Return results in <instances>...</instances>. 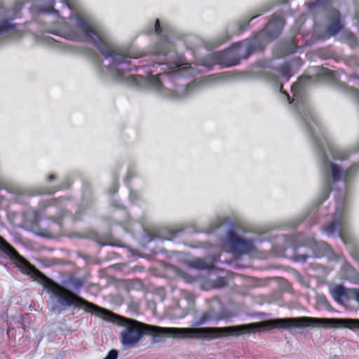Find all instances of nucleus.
<instances>
[{
	"label": "nucleus",
	"mask_w": 359,
	"mask_h": 359,
	"mask_svg": "<svg viewBox=\"0 0 359 359\" xmlns=\"http://www.w3.org/2000/svg\"><path fill=\"white\" fill-rule=\"evenodd\" d=\"M118 190L117 186L114 185L113 187V193H115Z\"/></svg>",
	"instance_id": "obj_32"
},
{
	"label": "nucleus",
	"mask_w": 359,
	"mask_h": 359,
	"mask_svg": "<svg viewBox=\"0 0 359 359\" xmlns=\"http://www.w3.org/2000/svg\"><path fill=\"white\" fill-rule=\"evenodd\" d=\"M278 24H280V25H281L282 26L283 25V20H282V19H281V18H279V19L278 20Z\"/></svg>",
	"instance_id": "obj_31"
},
{
	"label": "nucleus",
	"mask_w": 359,
	"mask_h": 359,
	"mask_svg": "<svg viewBox=\"0 0 359 359\" xmlns=\"http://www.w3.org/2000/svg\"><path fill=\"white\" fill-rule=\"evenodd\" d=\"M264 12H266V10H264V11H262V13H259V14H257V15H255V17H256V16H259V15H261L262 13H264ZM255 18V16H254V17H252L251 19H252V18Z\"/></svg>",
	"instance_id": "obj_34"
},
{
	"label": "nucleus",
	"mask_w": 359,
	"mask_h": 359,
	"mask_svg": "<svg viewBox=\"0 0 359 359\" xmlns=\"http://www.w3.org/2000/svg\"><path fill=\"white\" fill-rule=\"evenodd\" d=\"M230 38H231L230 35H229L228 34H224L222 36V39H219V41L216 43V45L218 46L222 43H224L225 41H228Z\"/></svg>",
	"instance_id": "obj_22"
},
{
	"label": "nucleus",
	"mask_w": 359,
	"mask_h": 359,
	"mask_svg": "<svg viewBox=\"0 0 359 359\" xmlns=\"http://www.w3.org/2000/svg\"><path fill=\"white\" fill-rule=\"evenodd\" d=\"M14 29L11 27L8 22H5L3 25H0V34H10Z\"/></svg>",
	"instance_id": "obj_17"
},
{
	"label": "nucleus",
	"mask_w": 359,
	"mask_h": 359,
	"mask_svg": "<svg viewBox=\"0 0 359 359\" xmlns=\"http://www.w3.org/2000/svg\"><path fill=\"white\" fill-rule=\"evenodd\" d=\"M304 245H307L309 247H314L319 245L320 247H323V243H318L316 240L313 238H311L308 240L307 243H304Z\"/></svg>",
	"instance_id": "obj_19"
},
{
	"label": "nucleus",
	"mask_w": 359,
	"mask_h": 359,
	"mask_svg": "<svg viewBox=\"0 0 359 359\" xmlns=\"http://www.w3.org/2000/svg\"><path fill=\"white\" fill-rule=\"evenodd\" d=\"M284 97H285V98H287V100H289V96H288V95H287V94L284 95Z\"/></svg>",
	"instance_id": "obj_37"
},
{
	"label": "nucleus",
	"mask_w": 359,
	"mask_h": 359,
	"mask_svg": "<svg viewBox=\"0 0 359 359\" xmlns=\"http://www.w3.org/2000/svg\"><path fill=\"white\" fill-rule=\"evenodd\" d=\"M306 259H307V257H306V256H302V261H306Z\"/></svg>",
	"instance_id": "obj_35"
},
{
	"label": "nucleus",
	"mask_w": 359,
	"mask_h": 359,
	"mask_svg": "<svg viewBox=\"0 0 359 359\" xmlns=\"http://www.w3.org/2000/svg\"><path fill=\"white\" fill-rule=\"evenodd\" d=\"M66 5L72 10H75L76 8L74 7V4L72 2V0H62Z\"/></svg>",
	"instance_id": "obj_25"
},
{
	"label": "nucleus",
	"mask_w": 359,
	"mask_h": 359,
	"mask_svg": "<svg viewBox=\"0 0 359 359\" xmlns=\"http://www.w3.org/2000/svg\"><path fill=\"white\" fill-rule=\"evenodd\" d=\"M289 69L287 66H282L277 69V72L281 76H286L288 73Z\"/></svg>",
	"instance_id": "obj_20"
},
{
	"label": "nucleus",
	"mask_w": 359,
	"mask_h": 359,
	"mask_svg": "<svg viewBox=\"0 0 359 359\" xmlns=\"http://www.w3.org/2000/svg\"><path fill=\"white\" fill-rule=\"evenodd\" d=\"M180 231V229L171 227H154L145 232L147 241H151L156 238L172 240Z\"/></svg>",
	"instance_id": "obj_9"
},
{
	"label": "nucleus",
	"mask_w": 359,
	"mask_h": 359,
	"mask_svg": "<svg viewBox=\"0 0 359 359\" xmlns=\"http://www.w3.org/2000/svg\"><path fill=\"white\" fill-rule=\"evenodd\" d=\"M214 318L212 311H206L203 313L197 321L198 325H203Z\"/></svg>",
	"instance_id": "obj_15"
},
{
	"label": "nucleus",
	"mask_w": 359,
	"mask_h": 359,
	"mask_svg": "<svg viewBox=\"0 0 359 359\" xmlns=\"http://www.w3.org/2000/svg\"><path fill=\"white\" fill-rule=\"evenodd\" d=\"M275 24H276V22L273 20L271 21L269 24V28L272 27L273 25H275Z\"/></svg>",
	"instance_id": "obj_29"
},
{
	"label": "nucleus",
	"mask_w": 359,
	"mask_h": 359,
	"mask_svg": "<svg viewBox=\"0 0 359 359\" xmlns=\"http://www.w3.org/2000/svg\"><path fill=\"white\" fill-rule=\"evenodd\" d=\"M328 154L331 156L333 159L341 161L346 159L348 156V153L346 151L334 146L329 147L327 153H320V159L324 172V187L320 196L321 203L329 197L330 192L331 191L332 182H336L343 179L344 183L346 184L349 178V175L355 170V165H353L350 168V169L342 172L336 164L329 163Z\"/></svg>",
	"instance_id": "obj_4"
},
{
	"label": "nucleus",
	"mask_w": 359,
	"mask_h": 359,
	"mask_svg": "<svg viewBox=\"0 0 359 359\" xmlns=\"http://www.w3.org/2000/svg\"><path fill=\"white\" fill-rule=\"evenodd\" d=\"M332 298L338 303H342L344 297L348 294V291L342 285H338L330 289Z\"/></svg>",
	"instance_id": "obj_11"
},
{
	"label": "nucleus",
	"mask_w": 359,
	"mask_h": 359,
	"mask_svg": "<svg viewBox=\"0 0 359 359\" xmlns=\"http://www.w3.org/2000/svg\"><path fill=\"white\" fill-rule=\"evenodd\" d=\"M118 325L122 327L119 333L120 342L126 348L137 346L144 334H151L154 337L167 336L173 338L198 337L213 340L254 332L264 326V323H250L224 327H161L121 316H118Z\"/></svg>",
	"instance_id": "obj_2"
},
{
	"label": "nucleus",
	"mask_w": 359,
	"mask_h": 359,
	"mask_svg": "<svg viewBox=\"0 0 359 359\" xmlns=\"http://www.w3.org/2000/svg\"><path fill=\"white\" fill-rule=\"evenodd\" d=\"M48 3L50 4V6L46 9V11H50L51 9H53V6H52V2L53 1L52 0H48Z\"/></svg>",
	"instance_id": "obj_27"
},
{
	"label": "nucleus",
	"mask_w": 359,
	"mask_h": 359,
	"mask_svg": "<svg viewBox=\"0 0 359 359\" xmlns=\"http://www.w3.org/2000/svg\"><path fill=\"white\" fill-rule=\"evenodd\" d=\"M5 250L15 266L25 274L29 276L34 280L41 283L45 288L50 292L51 296L57 299V303L63 307L75 306L86 311L95 313L105 320H110L114 316L111 312L102 309L86 300L76 295L70 290L53 282L46 277L34 266L31 265L26 259L20 256L15 248H1Z\"/></svg>",
	"instance_id": "obj_3"
},
{
	"label": "nucleus",
	"mask_w": 359,
	"mask_h": 359,
	"mask_svg": "<svg viewBox=\"0 0 359 359\" xmlns=\"http://www.w3.org/2000/svg\"><path fill=\"white\" fill-rule=\"evenodd\" d=\"M349 89L353 97L359 102V91L353 88H350Z\"/></svg>",
	"instance_id": "obj_23"
},
{
	"label": "nucleus",
	"mask_w": 359,
	"mask_h": 359,
	"mask_svg": "<svg viewBox=\"0 0 359 359\" xmlns=\"http://www.w3.org/2000/svg\"><path fill=\"white\" fill-rule=\"evenodd\" d=\"M76 236L79 238H86L96 241L98 243L102 245H111L112 247H123L122 244L118 241H114L112 238L108 241H104L101 238L97 233L93 229H88L85 232L76 233Z\"/></svg>",
	"instance_id": "obj_10"
},
{
	"label": "nucleus",
	"mask_w": 359,
	"mask_h": 359,
	"mask_svg": "<svg viewBox=\"0 0 359 359\" xmlns=\"http://www.w3.org/2000/svg\"><path fill=\"white\" fill-rule=\"evenodd\" d=\"M354 283H359V278L353 280Z\"/></svg>",
	"instance_id": "obj_36"
},
{
	"label": "nucleus",
	"mask_w": 359,
	"mask_h": 359,
	"mask_svg": "<svg viewBox=\"0 0 359 359\" xmlns=\"http://www.w3.org/2000/svg\"><path fill=\"white\" fill-rule=\"evenodd\" d=\"M321 74L326 75L329 79H332L333 76V72L327 69H323Z\"/></svg>",
	"instance_id": "obj_24"
},
{
	"label": "nucleus",
	"mask_w": 359,
	"mask_h": 359,
	"mask_svg": "<svg viewBox=\"0 0 359 359\" xmlns=\"http://www.w3.org/2000/svg\"><path fill=\"white\" fill-rule=\"evenodd\" d=\"M158 76L159 75L151 76L149 79L150 86L154 90L160 93L164 97H168L173 100H178L188 97L194 93L196 86L194 83H190L187 84L182 91L171 90L163 88L161 81L158 79Z\"/></svg>",
	"instance_id": "obj_7"
},
{
	"label": "nucleus",
	"mask_w": 359,
	"mask_h": 359,
	"mask_svg": "<svg viewBox=\"0 0 359 359\" xmlns=\"http://www.w3.org/2000/svg\"><path fill=\"white\" fill-rule=\"evenodd\" d=\"M155 31H156V33L161 32V25H160V23H159V20L158 19L156 20Z\"/></svg>",
	"instance_id": "obj_26"
},
{
	"label": "nucleus",
	"mask_w": 359,
	"mask_h": 359,
	"mask_svg": "<svg viewBox=\"0 0 359 359\" xmlns=\"http://www.w3.org/2000/svg\"><path fill=\"white\" fill-rule=\"evenodd\" d=\"M62 215V211L51 205L50 202L41 205L39 210L34 212L33 219L34 223H39V225H34L32 231L41 236L54 237L60 228Z\"/></svg>",
	"instance_id": "obj_5"
},
{
	"label": "nucleus",
	"mask_w": 359,
	"mask_h": 359,
	"mask_svg": "<svg viewBox=\"0 0 359 359\" xmlns=\"http://www.w3.org/2000/svg\"><path fill=\"white\" fill-rule=\"evenodd\" d=\"M29 219H32V217H31V216H30V215H28V216H27V219H29Z\"/></svg>",
	"instance_id": "obj_39"
},
{
	"label": "nucleus",
	"mask_w": 359,
	"mask_h": 359,
	"mask_svg": "<svg viewBox=\"0 0 359 359\" xmlns=\"http://www.w3.org/2000/svg\"><path fill=\"white\" fill-rule=\"evenodd\" d=\"M169 74H170V73H168V74H164L163 75H164L165 76H168V75H169ZM170 74L177 75V74H178V72H170Z\"/></svg>",
	"instance_id": "obj_28"
},
{
	"label": "nucleus",
	"mask_w": 359,
	"mask_h": 359,
	"mask_svg": "<svg viewBox=\"0 0 359 359\" xmlns=\"http://www.w3.org/2000/svg\"><path fill=\"white\" fill-rule=\"evenodd\" d=\"M54 191H55V190L54 191H48V193L51 194V193H53Z\"/></svg>",
	"instance_id": "obj_40"
},
{
	"label": "nucleus",
	"mask_w": 359,
	"mask_h": 359,
	"mask_svg": "<svg viewBox=\"0 0 359 359\" xmlns=\"http://www.w3.org/2000/svg\"><path fill=\"white\" fill-rule=\"evenodd\" d=\"M320 298L321 299V302H327V300L325 299L324 296L320 297Z\"/></svg>",
	"instance_id": "obj_33"
},
{
	"label": "nucleus",
	"mask_w": 359,
	"mask_h": 359,
	"mask_svg": "<svg viewBox=\"0 0 359 359\" xmlns=\"http://www.w3.org/2000/svg\"><path fill=\"white\" fill-rule=\"evenodd\" d=\"M340 27L341 26L339 22V13L337 11H334L332 25L329 28L330 34H335L340 29Z\"/></svg>",
	"instance_id": "obj_12"
},
{
	"label": "nucleus",
	"mask_w": 359,
	"mask_h": 359,
	"mask_svg": "<svg viewBox=\"0 0 359 359\" xmlns=\"http://www.w3.org/2000/svg\"><path fill=\"white\" fill-rule=\"evenodd\" d=\"M71 20L72 27L67 29L65 37L92 43L106 58L111 57V64L102 67L100 58L92 51L89 52V57L102 79H113L132 85H139L142 82L143 76H126L125 72L117 67V65L126 62L127 57L130 56L116 50L106 30L95 20L82 11H75L74 17Z\"/></svg>",
	"instance_id": "obj_1"
},
{
	"label": "nucleus",
	"mask_w": 359,
	"mask_h": 359,
	"mask_svg": "<svg viewBox=\"0 0 359 359\" xmlns=\"http://www.w3.org/2000/svg\"><path fill=\"white\" fill-rule=\"evenodd\" d=\"M343 327L359 328V319L343 318Z\"/></svg>",
	"instance_id": "obj_13"
},
{
	"label": "nucleus",
	"mask_w": 359,
	"mask_h": 359,
	"mask_svg": "<svg viewBox=\"0 0 359 359\" xmlns=\"http://www.w3.org/2000/svg\"><path fill=\"white\" fill-rule=\"evenodd\" d=\"M55 178V176L54 175H50L48 176V180L49 181H51V180H54Z\"/></svg>",
	"instance_id": "obj_30"
},
{
	"label": "nucleus",
	"mask_w": 359,
	"mask_h": 359,
	"mask_svg": "<svg viewBox=\"0 0 359 359\" xmlns=\"http://www.w3.org/2000/svg\"><path fill=\"white\" fill-rule=\"evenodd\" d=\"M118 352L116 350H111L109 352L104 359H117Z\"/></svg>",
	"instance_id": "obj_21"
},
{
	"label": "nucleus",
	"mask_w": 359,
	"mask_h": 359,
	"mask_svg": "<svg viewBox=\"0 0 359 359\" xmlns=\"http://www.w3.org/2000/svg\"><path fill=\"white\" fill-rule=\"evenodd\" d=\"M224 247H252L251 241L243 234L233 230L229 231L222 238Z\"/></svg>",
	"instance_id": "obj_8"
},
{
	"label": "nucleus",
	"mask_w": 359,
	"mask_h": 359,
	"mask_svg": "<svg viewBox=\"0 0 359 359\" xmlns=\"http://www.w3.org/2000/svg\"><path fill=\"white\" fill-rule=\"evenodd\" d=\"M29 219H32V217H31V216H30V215H28V216H27V219H29Z\"/></svg>",
	"instance_id": "obj_38"
},
{
	"label": "nucleus",
	"mask_w": 359,
	"mask_h": 359,
	"mask_svg": "<svg viewBox=\"0 0 359 359\" xmlns=\"http://www.w3.org/2000/svg\"><path fill=\"white\" fill-rule=\"evenodd\" d=\"M348 294L352 299H355L359 303V290L355 288L349 289L348 290Z\"/></svg>",
	"instance_id": "obj_18"
},
{
	"label": "nucleus",
	"mask_w": 359,
	"mask_h": 359,
	"mask_svg": "<svg viewBox=\"0 0 359 359\" xmlns=\"http://www.w3.org/2000/svg\"><path fill=\"white\" fill-rule=\"evenodd\" d=\"M349 226L350 218L346 208L337 207L332 221L324 227V231L331 234L337 231L344 244L351 245L354 243L355 237L349 232Z\"/></svg>",
	"instance_id": "obj_6"
},
{
	"label": "nucleus",
	"mask_w": 359,
	"mask_h": 359,
	"mask_svg": "<svg viewBox=\"0 0 359 359\" xmlns=\"http://www.w3.org/2000/svg\"><path fill=\"white\" fill-rule=\"evenodd\" d=\"M226 218L222 216L217 217L211 224L208 229H207V233H210L213 230L216 229L219 226H220L222 224L225 222Z\"/></svg>",
	"instance_id": "obj_14"
},
{
	"label": "nucleus",
	"mask_w": 359,
	"mask_h": 359,
	"mask_svg": "<svg viewBox=\"0 0 359 359\" xmlns=\"http://www.w3.org/2000/svg\"><path fill=\"white\" fill-rule=\"evenodd\" d=\"M190 264L192 267L200 269H205L208 267L204 261L201 259H196L192 260Z\"/></svg>",
	"instance_id": "obj_16"
}]
</instances>
